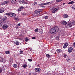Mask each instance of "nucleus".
<instances>
[{
    "label": "nucleus",
    "mask_w": 75,
    "mask_h": 75,
    "mask_svg": "<svg viewBox=\"0 0 75 75\" xmlns=\"http://www.w3.org/2000/svg\"><path fill=\"white\" fill-rule=\"evenodd\" d=\"M9 3V1H6L4 2H3L2 4V5H5V4H8Z\"/></svg>",
    "instance_id": "f8f14e48"
},
{
    "label": "nucleus",
    "mask_w": 75,
    "mask_h": 75,
    "mask_svg": "<svg viewBox=\"0 0 75 75\" xmlns=\"http://www.w3.org/2000/svg\"><path fill=\"white\" fill-rule=\"evenodd\" d=\"M74 58H75V55L74 56Z\"/></svg>",
    "instance_id": "603ef678"
},
{
    "label": "nucleus",
    "mask_w": 75,
    "mask_h": 75,
    "mask_svg": "<svg viewBox=\"0 0 75 75\" xmlns=\"http://www.w3.org/2000/svg\"><path fill=\"white\" fill-rule=\"evenodd\" d=\"M16 16V14L14 13H10V17H14Z\"/></svg>",
    "instance_id": "6e6552de"
},
{
    "label": "nucleus",
    "mask_w": 75,
    "mask_h": 75,
    "mask_svg": "<svg viewBox=\"0 0 75 75\" xmlns=\"http://www.w3.org/2000/svg\"><path fill=\"white\" fill-rule=\"evenodd\" d=\"M63 55L64 58H66L67 57V55L65 54H64Z\"/></svg>",
    "instance_id": "c9c22d12"
},
{
    "label": "nucleus",
    "mask_w": 75,
    "mask_h": 75,
    "mask_svg": "<svg viewBox=\"0 0 75 75\" xmlns=\"http://www.w3.org/2000/svg\"><path fill=\"white\" fill-rule=\"evenodd\" d=\"M21 8H20V7L18 9V11H21Z\"/></svg>",
    "instance_id": "37998d69"
},
{
    "label": "nucleus",
    "mask_w": 75,
    "mask_h": 75,
    "mask_svg": "<svg viewBox=\"0 0 75 75\" xmlns=\"http://www.w3.org/2000/svg\"><path fill=\"white\" fill-rule=\"evenodd\" d=\"M15 20L16 21H18L20 20V18L18 17H16L15 18Z\"/></svg>",
    "instance_id": "6ab92c4d"
},
{
    "label": "nucleus",
    "mask_w": 75,
    "mask_h": 75,
    "mask_svg": "<svg viewBox=\"0 0 75 75\" xmlns=\"http://www.w3.org/2000/svg\"><path fill=\"white\" fill-rule=\"evenodd\" d=\"M23 52L21 50L20 51V54H23Z\"/></svg>",
    "instance_id": "e433bc0d"
},
{
    "label": "nucleus",
    "mask_w": 75,
    "mask_h": 75,
    "mask_svg": "<svg viewBox=\"0 0 75 75\" xmlns=\"http://www.w3.org/2000/svg\"><path fill=\"white\" fill-rule=\"evenodd\" d=\"M60 23L63 25H66V24H67V22L65 21H61Z\"/></svg>",
    "instance_id": "9b49d317"
},
{
    "label": "nucleus",
    "mask_w": 75,
    "mask_h": 75,
    "mask_svg": "<svg viewBox=\"0 0 75 75\" xmlns=\"http://www.w3.org/2000/svg\"><path fill=\"white\" fill-rule=\"evenodd\" d=\"M3 27L4 28H7L8 27V26L7 25H3Z\"/></svg>",
    "instance_id": "dca6fc26"
},
{
    "label": "nucleus",
    "mask_w": 75,
    "mask_h": 75,
    "mask_svg": "<svg viewBox=\"0 0 75 75\" xmlns=\"http://www.w3.org/2000/svg\"><path fill=\"white\" fill-rule=\"evenodd\" d=\"M11 3L12 4H16V0H11Z\"/></svg>",
    "instance_id": "4468645a"
},
{
    "label": "nucleus",
    "mask_w": 75,
    "mask_h": 75,
    "mask_svg": "<svg viewBox=\"0 0 75 75\" xmlns=\"http://www.w3.org/2000/svg\"><path fill=\"white\" fill-rule=\"evenodd\" d=\"M73 45L74 46V47H75V42H74L73 44Z\"/></svg>",
    "instance_id": "de8ad7c7"
},
{
    "label": "nucleus",
    "mask_w": 75,
    "mask_h": 75,
    "mask_svg": "<svg viewBox=\"0 0 75 75\" xmlns=\"http://www.w3.org/2000/svg\"><path fill=\"white\" fill-rule=\"evenodd\" d=\"M24 4H28V3L27 2H25Z\"/></svg>",
    "instance_id": "09e8293b"
},
{
    "label": "nucleus",
    "mask_w": 75,
    "mask_h": 75,
    "mask_svg": "<svg viewBox=\"0 0 75 75\" xmlns=\"http://www.w3.org/2000/svg\"><path fill=\"white\" fill-rule=\"evenodd\" d=\"M14 42H15L16 45H19L20 44V42H18L17 41H15Z\"/></svg>",
    "instance_id": "2eb2a0df"
},
{
    "label": "nucleus",
    "mask_w": 75,
    "mask_h": 75,
    "mask_svg": "<svg viewBox=\"0 0 75 75\" xmlns=\"http://www.w3.org/2000/svg\"><path fill=\"white\" fill-rule=\"evenodd\" d=\"M20 3H24H24H25V1H24V0H20Z\"/></svg>",
    "instance_id": "aec40b11"
},
{
    "label": "nucleus",
    "mask_w": 75,
    "mask_h": 75,
    "mask_svg": "<svg viewBox=\"0 0 75 75\" xmlns=\"http://www.w3.org/2000/svg\"><path fill=\"white\" fill-rule=\"evenodd\" d=\"M13 67L15 68H17L18 66L16 64H14L13 65Z\"/></svg>",
    "instance_id": "412c9836"
},
{
    "label": "nucleus",
    "mask_w": 75,
    "mask_h": 75,
    "mask_svg": "<svg viewBox=\"0 0 75 75\" xmlns=\"http://www.w3.org/2000/svg\"><path fill=\"white\" fill-rule=\"evenodd\" d=\"M35 37H33L32 38V40H35Z\"/></svg>",
    "instance_id": "79ce46f5"
},
{
    "label": "nucleus",
    "mask_w": 75,
    "mask_h": 75,
    "mask_svg": "<svg viewBox=\"0 0 75 75\" xmlns=\"http://www.w3.org/2000/svg\"><path fill=\"white\" fill-rule=\"evenodd\" d=\"M57 52H62V50L61 49H59V50H57Z\"/></svg>",
    "instance_id": "4be33fe9"
},
{
    "label": "nucleus",
    "mask_w": 75,
    "mask_h": 75,
    "mask_svg": "<svg viewBox=\"0 0 75 75\" xmlns=\"http://www.w3.org/2000/svg\"><path fill=\"white\" fill-rule=\"evenodd\" d=\"M20 27V24L19 23L16 25V28H19Z\"/></svg>",
    "instance_id": "f3484780"
},
{
    "label": "nucleus",
    "mask_w": 75,
    "mask_h": 75,
    "mask_svg": "<svg viewBox=\"0 0 75 75\" xmlns=\"http://www.w3.org/2000/svg\"><path fill=\"white\" fill-rule=\"evenodd\" d=\"M75 24V21H71L69 23H68L67 27H72Z\"/></svg>",
    "instance_id": "f03ea898"
},
{
    "label": "nucleus",
    "mask_w": 75,
    "mask_h": 75,
    "mask_svg": "<svg viewBox=\"0 0 75 75\" xmlns=\"http://www.w3.org/2000/svg\"><path fill=\"white\" fill-rule=\"evenodd\" d=\"M73 69H74V70H75V66L73 67Z\"/></svg>",
    "instance_id": "8fccbe9b"
},
{
    "label": "nucleus",
    "mask_w": 75,
    "mask_h": 75,
    "mask_svg": "<svg viewBox=\"0 0 75 75\" xmlns=\"http://www.w3.org/2000/svg\"><path fill=\"white\" fill-rule=\"evenodd\" d=\"M2 69H1V68H0V74H1V73L2 72Z\"/></svg>",
    "instance_id": "58836bf2"
},
{
    "label": "nucleus",
    "mask_w": 75,
    "mask_h": 75,
    "mask_svg": "<svg viewBox=\"0 0 75 75\" xmlns=\"http://www.w3.org/2000/svg\"><path fill=\"white\" fill-rule=\"evenodd\" d=\"M50 2H47L46 3H43L41 4H40L39 5H40V6H44V5H48V4H50Z\"/></svg>",
    "instance_id": "423d86ee"
},
{
    "label": "nucleus",
    "mask_w": 75,
    "mask_h": 75,
    "mask_svg": "<svg viewBox=\"0 0 75 75\" xmlns=\"http://www.w3.org/2000/svg\"><path fill=\"white\" fill-rule=\"evenodd\" d=\"M34 5H35V6H36L37 5V3L35 2L33 3Z\"/></svg>",
    "instance_id": "49530a36"
},
{
    "label": "nucleus",
    "mask_w": 75,
    "mask_h": 75,
    "mask_svg": "<svg viewBox=\"0 0 75 75\" xmlns=\"http://www.w3.org/2000/svg\"><path fill=\"white\" fill-rule=\"evenodd\" d=\"M23 68H26L27 67V65L26 64H24L23 65Z\"/></svg>",
    "instance_id": "4c0bfd02"
},
{
    "label": "nucleus",
    "mask_w": 75,
    "mask_h": 75,
    "mask_svg": "<svg viewBox=\"0 0 75 75\" xmlns=\"http://www.w3.org/2000/svg\"><path fill=\"white\" fill-rule=\"evenodd\" d=\"M35 72L39 73L40 71H41V69L40 68H36L35 69Z\"/></svg>",
    "instance_id": "39448f33"
},
{
    "label": "nucleus",
    "mask_w": 75,
    "mask_h": 75,
    "mask_svg": "<svg viewBox=\"0 0 75 75\" xmlns=\"http://www.w3.org/2000/svg\"><path fill=\"white\" fill-rule=\"evenodd\" d=\"M63 4L64 5V4H65V3H64Z\"/></svg>",
    "instance_id": "864d4df0"
},
{
    "label": "nucleus",
    "mask_w": 75,
    "mask_h": 75,
    "mask_svg": "<svg viewBox=\"0 0 75 75\" xmlns=\"http://www.w3.org/2000/svg\"><path fill=\"white\" fill-rule=\"evenodd\" d=\"M0 62H6V59L5 58L2 57H1L0 59Z\"/></svg>",
    "instance_id": "20e7f679"
},
{
    "label": "nucleus",
    "mask_w": 75,
    "mask_h": 75,
    "mask_svg": "<svg viewBox=\"0 0 75 75\" xmlns=\"http://www.w3.org/2000/svg\"><path fill=\"white\" fill-rule=\"evenodd\" d=\"M46 57H47L48 58H50V55L49 54H47L46 55Z\"/></svg>",
    "instance_id": "c85d7f7f"
},
{
    "label": "nucleus",
    "mask_w": 75,
    "mask_h": 75,
    "mask_svg": "<svg viewBox=\"0 0 75 75\" xmlns=\"http://www.w3.org/2000/svg\"><path fill=\"white\" fill-rule=\"evenodd\" d=\"M62 0H56L57 2H59V1H61Z\"/></svg>",
    "instance_id": "ea45409f"
},
{
    "label": "nucleus",
    "mask_w": 75,
    "mask_h": 75,
    "mask_svg": "<svg viewBox=\"0 0 75 75\" xmlns=\"http://www.w3.org/2000/svg\"><path fill=\"white\" fill-rule=\"evenodd\" d=\"M42 7H44V6H42Z\"/></svg>",
    "instance_id": "3c124183"
},
{
    "label": "nucleus",
    "mask_w": 75,
    "mask_h": 75,
    "mask_svg": "<svg viewBox=\"0 0 75 75\" xmlns=\"http://www.w3.org/2000/svg\"><path fill=\"white\" fill-rule=\"evenodd\" d=\"M22 14H23V15H26V13H21Z\"/></svg>",
    "instance_id": "c03bdc74"
},
{
    "label": "nucleus",
    "mask_w": 75,
    "mask_h": 75,
    "mask_svg": "<svg viewBox=\"0 0 75 75\" xmlns=\"http://www.w3.org/2000/svg\"><path fill=\"white\" fill-rule=\"evenodd\" d=\"M4 11V8L3 7H1L0 8V13H2Z\"/></svg>",
    "instance_id": "9d476101"
},
{
    "label": "nucleus",
    "mask_w": 75,
    "mask_h": 75,
    "mask_svg": "<svg viewBox=\"0 0 75 75\" xmlns=\"http://www.w3.org/2000/svg\"><path fill=\"white\" fill-rule=\"evenodd\" d=\"M63 16L64 18H68V16L67 14H64Z\"/></svg>",
    "instance_id": "393cba45"
},
{
    "label": "nucleus",
    "mask_w": 75,
    "mask_h": 75,
    "mask_svg": "<svg viewBox=\"0 0 75 75\" xmlns=\"http://www.w3.org/2000/svg\"><path fill=\"white\" fill-rule=\"evenodd\" d=\"M38 30H39L38 28H37L35 29L34 31L36 33H37L38 31Z\"/></svg>",
    "instance_id": "cd10ccee"
},
{
    "label": "nucleus",
    "mask_w": 75,
    "mask_h": 75,
    "mask_svg": "<svg viewBox=\"0 0 75 75\" xmlns=\"http://www.w3.org/2000/svg\"><path fill=\"white\" fill-rule=\"evenodd\" d=\"M1 19H0V25L1 26H2L3 25V24L2 23H1Z\"/></svg>",
    "instance_id": "72a5a7b5"
},
{
    "label": "nucleus",
    "mask_w": 75,
    "mask_h": 75,
    "mask_svg": "<svg viewBox=\"0 0 75 75\" xmlns=\"http://www.w3.org/2000/svg\"><path fill=\"white\" fill-rule=\"evenodd\" d=\"M28 60L30 62H31L32 61V59H28Z\"/></svg>",
    "instance_id": "a19ab883"
},
{
    "label": "nucleus",
    "mask_w": 75,
    "mask_h": 75,
    "mask_svg": "<svg viewBox=\"0 0 75 75\" xmlns=\"http://www.w3.org/2000/svg\"><path fill=\"white\" fill-rule=\"evenodd\" d=\"M48 18V16H46L44 18L45 19V20H47V18Z\"/></svg>",
    "instance_id": "f704fd0d"
},
{
    "label": "nucleus",
    "mask_w": 75,
    "mask_h": 75,
    "mask_svg": "<svg viewBox=\"0 0 75 75\" xmlns=\"http://www.w3.org/2000/svg\"><path fill=\"white\" fill-rule=\"evenodd\" d=\"M68 45L69 44L67 42L65 43L63 46V48H66Z\"/></svg>",
    "instance_id": "1a4fd4ad"
},
{
    "label": "nucleus",
    "mask_w": 75,
    "mask_h": 75,
    "mask_svg": "<svg viewBox=\"0 0 75 75\" xmlns=\"http://www.w3.org/2000/svg\"><path fill=\"white\" fill-rule=\"evenodd\" d=\"M10 13L11 12H9L8 13H6V16H10Z\"/></svg>",
    "instance_id": "7c9ffc66"
},
{
    "label": "nucleus",
    "mask_w": 75,
    "mask_h": 75,
    "mask_svg": "<svg viewBox=\"0 0 75 75\" xmlns=\"http://www.w3.org/2000/svg\"><path fill=\"white\" fill-rule=\"evenodd\" d=\"M7 17L5 16L3 18H2V21H6V20H7Z\"/></svg>",
    "instance_id": "a211bd4d"
},
{
    "label": "nucleus",
    "mask_w": 75,
    "mask_h": 75,
    "mask_svg": "<svg viewBox=\"0 0 75 75\" xmlns=\"http://www.w3.org/2000/svg\"><path fill=\"white\" fill-rule=\"evenodd\" d=\"M5 52L6 54H10V51H6Z\"/></svg>",
    "instance_id": "b1692460"
},
{
    "label": "nucleus",
    "mask_w": 75,
    "mask_h": 75,
    "mask_svg": "<svg viewBox=\"0 0 75 75\" xmlns=\"http://www.w3.org/2000/svg\"><path fill=\"white\" fill-rule=\"evenodd\" d=\"M59 31V28L58 27L56 26L54 28H52L50 30V33L53 34L55 33H57Z\"/></svg>",
    "instance_id": "f257e3e1"
},
{
    "label": "nucleus",
    "mask_w": 75,
    "mask_h": 75,
    "mask_svg": "<svg viewBox=\"0 0 75 75\" xmlns=\"http://www.w3.org/2000/svg\"><path fill=\"white\" fill-rule=\"evenodd\" d=\"M58 10V8H55L54 9H53L52 11V13H55L57 10Z\"/></svg>",
    "instance_id": "ddd939ff"
},
{
    "label": "nucleus",
    "mask_w": 75,
    "mask_h": 75,
    "mask_svg": "<svg viewBox=\"0 0 75 75\" xmlns=\"http://www.w3.org/2000/svg\"><path fill=\"white\" fill-rule=\"evenodd\" d=\"M40 34L43 33V31L42 30V29H41L40 30Z\"/></svg>",
    "instance_id": "473e14b6"
},
{
    "label": "nucleus",
    "mask_w": 75,
    "mask_h": 75,
    "mask_svg": "<svg viewBox=\"0 0 75 75\" xmlns=\"http://www.w3.org/2000/svg\"><path fill=\"white\" fill-rule=\"evenodd\" d=\"M42 11V9H39L35 11L34 13L35 16H38L40 15V13H41Z\"/></svg>",
    "instance_id": "7ed1b4c3"
},
{
    "label": "nucleus",
    "mask_w": 75,
    "mask_h": 75,
    "mask_svg": "<svg viewBox=\"0 0 75 75\" xmlns=\"http://www.w3.org/2000/svg\"><path fill=\"white\" fill-rule=\"evenodd\" d=\"M25 40L26 42H27V41H28L29 39L28 38V37H26L25 38Z\"/></svg>",
    "instance_id": "bb28decb"
},
{
    "label": "nucleus",
    "mask_w": 75,
    "mask_h": 75,
    "mask_svg": "<svg viewBox=\"0 0 75 75\" xmlns=\"http://www.w3.org/2000/svg\"><path fill=\"white\" fill-rule=\"evenodd\" d=\"M20 8L21 9V10H22V9H23V8H24L23 6H21V7H20Z\"/></svg>",
    "instance_id": "a18cd8bd"
},
{
    "label": "nucleus",
    "mask_w": 75,
    "mask_h": 75,
    "mask_svg": "<svg viewBox=\"0 0 75 75\" xmlns=\"http://www.w3.org/2000/svg\"><path fill=\"white\" fill-rule=\"evenodd\" d=\"M38 66H39V65L38 64Z\"/></svg>",
    "instance_id": "5fc2aeb1"
},
{
    "label": "nucleus",
    "mask_w": 75,
    "mask_h": 75,
    "mask_svg": "<svg viewBox=\"0 0 75 75\" xmlns=\"http://www.w3.org/2000/svg\"><path fill=\"white\" fill-rule=\"evenodd\" d=\"M72 8L73 10H75V5H73L72 6Z\"/></svg>",
    "instance_id": "2f4dec72"
},
{
    "label": "nucleus",
    "mask_w": 75,
    "mask_h": 75,
    "mask_svg": "<svg viewBox=\"0 0 75 75\" xmlns=\"http://www.w3.org/2000/svg\"><path fill=\"white\" fill-rule=\"evenodd\" d=\"M66 60L67 62H69L71 61V60H70V58L69 57H68L66 59Z\"/></svg>",
    "instance_id": "a878e982"
},
{
    "label": "nucleus",
    "mask_w": 75,
    "mask_h": 75,
    "mask_svg": "<svg viewBox=\"0 0 75 75\" xmlns=\"http://www.w3.org/2000/svg\"><path fill=\"white\" fill-rule=\"evenodd\" d=\"M9 61L11 62H13V58H11L9 59Z\"/></svg>",
    "instance_id": "5701e85b"
},
{
    "label": "nucleus",
    "mask_w": 75,
    "mask_h": 75,
    "mask_svg": "<svg viewBox=\"0 0 75 75\" xmlns=\"http://www.w3.org/2000/svg\"><path fill=\"white\" fill-rule=\"evenodd\" d=\"M72 51H73V48L72 47H70L68 49V52H69V53L72 52Z\"/></svg>",
    "instance_id": "0eeeda50"
},
{
    "label": "nucleus",
    "mask_w": 75,
    "mask_h": 75,
    "mask_svg": "<svg viewBox=\"0 0 75 75\" xmlns=\"http://www.w3.org/2000/svg\"><path fill=\"white\" fill-rule=\"evenodd\" d=\"M3 56H4V55H3Z\"/></svg>",
    "instance_id": "6e6d98bb"
},
{
    "label": "nucleus",
    "mask_w": 75,
    "mask_h": 75,
    "mask_svg": "<svg viewBox=\"0 0 75 75\" xmlns=\"http://www.w3.org/2000/svg\"><path fill=\"white\" fill-rule=\"evenodd\" d=\"M74 1H71V2H69L68 4H74Z\"/></svg>",
    "instance_id": "c756f323"
}]
</instances>
